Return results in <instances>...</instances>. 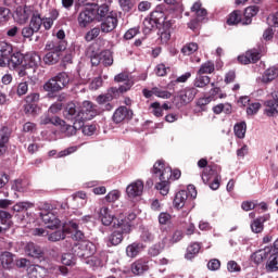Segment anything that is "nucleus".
<instances>
[{
	"instance_id": "nucleus-49",
	"label": "nucleus",
	"mask_w": 278,
	"mask_h": 278,
	"mask_svg": "<svg viewBox=\"0 0 278 278\" xmlns=\"http://www.w3.org/2000/svg\"><path fill=\"white\" fill-rule=\"evenodd\" d=\"M41 125H55V126H60V125H63L64 124V119L58 117V116H54V117H49L48 115L41 117Z\"/></svg>"
},
{
	"instance_id": "nucleus-12",
	"label": "nucleus",
	"mask_w": 278,
	"mask_h": 278,
	"mask_svg": "<svg viewBox=\"0 0 278 278\" xmlns=\"http://www.w3.org/2000/svg\"><path fill=\"white\" fill-rule=\"evenodd\" d=\"M87 266H90V268H100V266H103L108 262V252L101 251L99 254L93 255L92 254L84 261Z\"/></svg>"
},
{
	"instance_id": "nucleus-41",
	"label": "nucleus",
	"mask_w": 278,
	"mask_h": 278,
	"mask_svg": "<svg viewBox=\"0 0 278 278\" xmlns=\"http://www.w3.org/2000/svg\"><path fill=\"white\" fill-rule=\"evenodd\" d=\"M77 151V147H70L65 150H62L61 152L58 153L56 150H51L48 152L49 157H66V155H71V153H75Z\"/></svg>"
},
{
	"instance_id": "nucleus-7",
	"label": "nucleus",
	"mask_w": 278,
	"mask_h": 278,
	"mask_svg": "<svg viewBox=\"0 0 278 278\" xmlns=\"http://www.w3.org/2000/svg\"><path fill=\"white\" fill-rule=\"evenodd\" d=\"M97 18V13L94 12V8L87 7L78 14V25L79 27L86 28L90 23H93Z\"/></svg>"
},
{
	"instance_id": "nucleus-1",
	"label": "nucleus",
	"mask_w": 278,
	"mask_h": 278,
	"mask_svg": "<svg viewBox=\"0 0 278 278\" xmlns=\"http://www.w3.org/2000/svg\"><path fill=\"white\" fill-rule=\"evenodd\" d=\"M136 219V214H129L128 217L119 215V218L114 220L115 231L109 237L108 247H118L123 242V235L131 232V220Z\"/></svg>"
},
{
	"instance_id": "nucleus-36",
	"label": "nucleus",
	"mask_w": 278,
	"mask_h": 278,
	"mask_svg": "<svg viewBox=\"0 0 278 278\" xmlns=\"http://www.w3.org/2000/svg\"><path fill=\"white\" fill-rule=\"evenodd\" d=\"M12 51H14V48L11 43H8L7 41L0 42V58H3V60H10Z\"/></svg>"
},
{
	"instance_id": "nucleus-25",
	"label": "nucleus",
	"mask_w": 278,
	"mask_h": 278,
	"mask_svg": "<svg viewBox=\"0 0 278 278\" xmlns=\"http://www.w3.org/2000/svg\"><path fill=\"white\" fill-rule=\"evenodd\" d=\"M93 9L96 12V21H98V23H101V21L110 16V7L108 4H102L99 7L94 5Z\"/></svg>"
},
{
	"instance_id": "nucleus-8",
	"label": "nucleus",
	"mask_w": 278,
	"mask_h": 278,
	"mask_svg": "<svg viewBox=\"0 0 278 278\" xmlns=\"http://www.w3.org/2000/svg\"><path fill=\"white\" fill-rule=\"evenodd\" d=\"M118 27V15L116 12L111 11L110 14L102 21L100 29L102 34H110Z\"/></svg>"
},
{
	"instance_id": "nucleus-52",
	"label": "nucleus",
	"mask_w": 278,
	"mask_h": 278,
	"mask_svg": "<svg viewBox=\"0 0 278 278\" xmlns=\"http://www.w3.org/2000/svg\"><path fill=\"white\" fill-rule=\"evenodd\" d=\"M29 27L36 33L40 31V27H42V18L40 17V14H33Z\"/></svg>"
},
{
	"instance_id": "nucleus-31",
	"label": "nucleus",
	"mask_w": 278,
	"mask_h": 278,
	"mask_svg": "<svg viewBox=\"0 0 278 278\" xmlns=\"http://www.w3.org/2000/svg\"><path fill=\"white\" fill-rule=\"evenodd\" d=\"M266 268L271 273L278 270V251H269Z\"/></svg>"
},
{
	"instance_id": "nucleus-60",
	"label": "nucleus",
	"mask_w": 278,
	"mask_h": 278,
	"mask_svg": "<svg viewBox=\"0 0 278 278\" xmlns=\"http://www.w3.org/2000/svg\"><path fill=\"white\" fill-rule=\"evenodd\" d=\"M118 199H121V191L118 190H112L105 195V201H108V203H115Z\"/></svg>"
},
{
	"instance_id": "nucleus-51",
	"label": "nucleus",
	"mask_w": 278,
	"mask_h": 278,
	"mask_svg": "<svg viewBox=\"0 0 278 278\" xmlns=\"http://www.w3.org/2000/svg\"><path fill=\"white\" fill-rule=\"evenodd\" d=\"M96 101L99 105H105V110H108V111L112 110V104H110V101H112V96L100 94L97 97Z\"/></svg>"
},
{
	"instance_id": "nucleus-20",
	"label": "nucleus",
	"mask_w": 278,
	"mask_h": 278,
	"mask_svg": "<svg viewBox=\"0 0 278 278\" xmlns=\"http://www.w3.org/2000/svg\"><path fill=\"white\" fill-rule=\"evenodd\" d=\"M261 55L257 50H249L243 55L238 56V62L240 64H255V62H258Z\"/></svg>"
},
{
	"instance_id": "nucleus-59",
	"label": "nucleus",
	"mask_w": 278,
	"mask_h": 278,
	"mask_svg": "<svg viewBox=\"0 0 278 278\" xmlns=\"http://www.w3.org/2000/svg\"><path fill=\"white\" fill-rule=\"evenodd\" d=\"M118 3L123 12H131L134 10V1L131 0H118Z\"/></svg>"
},
{
	"instance_id": "nucleus-26",
	"label": "nucleus",
	"mask_w": 278,
	"mask_h": 278,
	"mask_svg": "<svg viewBox=\"0 0 278 278\" xmlns=\"http://www.w3.org/2000/svg\"><path fill=\"white\" fill-rule=\"evenodd\" d=\"M10 141V134H8V128H0V156L5 154L8 151V142Z\"/></svg>"
},
{
	"instance_id": "nucleus-2",
	"label": "nucleus",
	"mask_w": 278,
	"mask_h": 278,
	"mask_svg": "<svg viewBox=\"0 0 278 278\" xmlns=\"http://www.w3.org/2000/svg\"><path fill=\"white\" fill-rule=\"evenodd\" d=\"M152 173L160 178V182L155 185L156 190L162 197H166L170 192V177H173V169L166 165L164 161L160 160L153 165Z\"/></svg>"
},
{
	"instance_id": "nucleus-17",
	"label": "nucleus",
	"mask_w": 278,
	"mask_h": 278,
	"mask_svg": "<svg viewBox=\"0 0 278 278\" xmlns=\"http://www.w3.org/2000/svg\"><path fill=\"white\" fill-rule=\"evenodd\" d=\"M66 233H71L72 238L74 240H84V231L79 230V224L75 220L68 222V224L65 226Z\"/></svg>"
},
{
	"instance_id": "nucleus-38",
	"label": "nucleus",
	"mask_w": 278,
	"mask_h": 278,
	"mask_svg": "<svg viewBox=\"0 0 278 278\" xmlns=\"http://www.w3.org/2000/svg\"><path fill=\"white\" fill-rule=\"evenodd\" d=\"M10 218L12 215L5 211H0V233L10 229Z\"/></svg>"
},
{
	"instance_id": "nucleus-5",
	"label": "nucleus",
	"mask_w": 278,
	"mask_h": 278,
	"mask_svg": "<svg viewBox=\"0 0 278 278\" xmlns=\"http://www.w3.org/2000/svg\"><path fill=\"white\" fill-rule=\"evenodd\" d=\"M73 253L76 257H80L84 262L97 253V245L90 241H80L72 248Z\"/></svg>"
},
{
	"instance_id": "nucleus-16",
	"label": "nucleus",
	"mask_w": 278,
	"mask_h": 278,
	"mask_svg": "<svg viewBox=\"0 0 278 278\" xmlns=\"http://www.w3.org/2000/svg\"><path fill=\"white\" fill-rule=\"evenodd\" d=\"M40 216L42 223H45L48 229H58V227L60 226V219L55 214H53V212L45 211L40 213Z\"/></svg>"
},
{
	"instance_id": "nucleus-4",
	"label": "nucleus",
	"mask_w": 278,
	"mask_h": 278,
	"mask_svg": "<svg viewBox=\"0 0 278 278\" xmlns=\"http://www.w3.org/2000/svg\"><path fill=\"white\" fill-rule=\"evenodd\" d=\"M46 49L48 52L43 62L46 64H58L60 62V52L66 50V43L62 41L61 43H58L56 41H49L46 45Z\"/></svg>"
},
{
	"instance_id": "nucleus-9",
	"label": "nucleus",
	"mask_w": 278,
	"mask_h": 278,
	"mask_svg": "<svg viewBox=\"0 0 278 278\" xmlns=\"http://www.w3.org/2000/svg\"><path fill=\"white\" fill-rule=\"evenodd\" d=\"M265 116L275 117L278 116V92H271V99L264 102Z\"/></svg>"
},
{
	"instance_id": "nucleus-63",
	"label": "nucleus",
	"mask_w": 278,
	"mask_h": 278,
	"mask_svg": "<svg viewBox=\"0 0 278 278\" xmlns=\"http://www.w3.org/2000/svg\"><path fill=\"white\" fill-rule=\"evenodd\" d=\"M28 90H29V85L27 84V81L20 83L17 85L16 94L17 97H23L25 96L26 92H28Z\"/></svg>"
},
{
	"instance_id": "nucleus-53",
	"label": "nucleus",
	"mask_w": 278,
	"mask_h": 278,
	"mask_svg": "<svg viewBox=\"0 0 278 278\" xmlns=\"http://www.w3.org/2000/svg\"><path fill=\"white\" fill-rule=\"evenodd\" d=\"M197 51H199V45L195 42L187 43L181 48V53L184 55H192V53H197Z\"/></svg>"
},
{
	"instance_id": "nucleus-62",
	"label": "nucleus",
	"mask_w": 278,
	"mask_h": 278,
	"mask_svg": "<svg viewBox=\"0 0 278 278\" xmlns=\"http://www.w3.org/2000/svg\"><path fill=\"white\" fill-rule=\"evenodd\" d=\"M260 108H262V104L260 102L251 103L247 109V114L249 116H254V114H257V112H260Z\"/></svg>"
},
{
	"instance_id": "nucleus-23",
	"label": "nucleus",
	"mask_w": 278,
	"mask_h": 278,
	"mask_svg": "<svg viewBox=\"0 0 278 278\" xmlns=\"http://www.w3.org/2000/svg\"><path fill=\"white\" fill-rule=\"evenodd\" d=\"M186 201H188V191L180 190L176 193L173 205L176 210H181L186 205Z\"/></svg>"
},
{
	"instance_id": "nucleus-35",
	"label": "nucleus",
	"mask_w": 278,
	"mask_h": 278,
	"mask_svg": "<svg viewBox=\"0 0 278 278\" xmlns=\"http://www.w3.org/2000/svg\"><path fill=\"white\" fill-rule=\"evenodd\" d=\"M28 278H42L45 277V268L38 265H30L27 268Z\"/></svg>"
},
{
	"instance_id": "nucleus-57",
	"label": "nucleus",
	"mask_w": 278,
	"mask_h": 278,
	"mask_svg": "<svg viewBox=\"0 0 278 278\" xmlns=\"http://www.w3.org/2000/svg\"><path fill=\"white\" fill-rule=\"evenodd\" d=\"M240 21H242L240 11H233L232 13H230V15L227 20V23H228V25H238V23H240Z\"/></svg>"
},
{
	"instance_id": "nucleus-64",
	"label": "nucleus",
	"mask_w": 278,
	"mask_h": 278,
	"mask_svg": "<svg viewBox=\"0 0 278 278\" xmlns=\"http://www.w3.org/2000/svg\"><path fill=\"white\" fill-rule=\"evenodd\" d=\"M10 21V9L0 7V23H8Z\"/></svg>"
},
{
	"instance_id": "nucleus-45",
	"label": "nucleus",
	"mask_w": 278,
	"mask_h": 278,
	"mask_svg": "<svg viewBox=\"0 0 278 278\" xmlns=\"http://www.w3.org/2000/svg\"><path fill=\"white\" fill-rule=\"evenodd\" d=\"M28 188L29 182L23 179H17L12 185V190H15V192H27Z\"/></svg>"
},
{
	"instance_id": "nucleus-13",
	"label": "nucleus",
	"mask_w": 278,
	"mask_h": 278,
	"mask_svg": "<svg viewBox=\"0 0 278 278\" xmlns=\"http://www.w3.org/2000/svg\"><path fill=\"white\" fill-rule=\"evenodd\" d=\"M31 14H34V7H20L15 11L14 18L20 25H25Z\"/></svg>"
},
{
	"instance_id": "nucleus-54",
	"label": "nucleus",
	"mask_w": 278,
	"mask_h": 278,
	"mask_svg": "<svg viewBox=\"0 0 278 278\" xmlns=\"http://www.w3.org/2000/svg\"><path fill=\"white\" fill-rule=\"evenodd\" d=\"M164 251V243H155L149 249V255L151 257H157Z\"/></svg>"
},
{
	"instance_id": "nucleus-30",
	"label": "nucleus",
	"mask_w": 278,
	"mask_h": 278,
	"mask_svg": "<svg viewBox=\"0 0 278 278\" xmlns=\"http://www.w3.org/2000/svg\"><path fill=\"white\" fill-rule=\"evenodd\" d=\"M143 250L144 245L142 243L134 242L126 248V255L128 257H137Z\"/></svg>"
},
{
	"instance_id": "nucleus-47",
	"label": "nucleus",
	"mask_w": 278,
	"mask_h": 278,
	"mask_svg": "<svg viewBox=\"0 0 278 278\" xmlns=\"http://www.w3.org/2000/svg\"><path fill=\"white\" fill-rule=\"evenodd\" d=\"M54 78L59 84L61 90L63 88H66V86H68V81H71V78L68 77V74L66 72L59 73L56 76H54Z\"/></svg>"
},
{
	"instance_id": "nucleus-18",
	"label": "nucleus",
	"mask_w": 278,
	"mask_h": 278,
	"mask_svg": "<svg viewBox=\"0 0 278 278\" xmlns=\"http://www.w3.org/2000/svg\"><path fill=\"white\" fill-rule=\"evenodd\" d=\"M99 214H100V220L102 225H104L105 227H110L112 223L114 227V222L121 218V216L114 218V215H112V211H110V208L106 206L101 207Z\"/></svg>"
},
{
	"instance_id": "nucleus-15",
	"label": "nucleus",
	"mask_w": 278,
	"mask_h": 278,
	"mask_svg": "<svg viewBox=\"0 0 278 278\" xmlns=\"http://www.w3.org/2000/svg\"><path fill=\"white\" fill-rule=\"evenodd\" d=\"M142 192H144V182H142V180H136L126 188V194L129 197V199L141 197Z\"/></svg>"
},
{
	"instance_id": "nucleus-3",
	"label": "nucleus",
	"mask_w": 278,
	"mask_h": 278,
	"mask_svg": "<svg viewBox=\"0 0 278 278\" xmlns=\"http://www.w3.org/2000/svg\"><path fill=\"white\" fill-rule=\"evenodd\" d=\"M164 21H166V14L164 11H162V7H159L143 20V34L147 36L148 34L154 31V29H157V25H162Z\"/></svg>"
},
{
	"instance_id": "nucleus-19",
	"label": "nucleus",
	"mask_w": 278,
	"mask_h": 278,
	"mask_svg": "<svg viewBox=\"0 0 278 278\" xmlns=\"http://www.w3.org/2000/svg\"><path fill=\"white\" fill-rule=\"evenodd\" d=\"M278 78V68L269 67L267 68L263 75L256 78L257 84H270V81H275Z\"/></svg>"
},
{
	"instance_id": "nucleus-24",
	"label": "nucleus",
	"mask_w": 278,
	"mask_h": 278,
	"mask_svg": "<svg viewBox=\"0 0 278 278\" xmlns=\"http://www.w3.org/2000/svg\"><path fill=\"white\" fill-rule=\"evenodd\" d=\"M63 115L67 121H77L79 118V113H77V105H75L73 102L67 103Z\"/></svg>"
},
{
	"instance_id": "nucleus-21",
	"label": "nucleus",
	"mask_w": 278,
	"mask_h": 278,
	"mask_svg": "<svg viewBox=\"0 0 278 278\" xmlns=\"http://www.w3.org/2000/svg\"><path fill=\"white\" fill-rule=\"evenodd\" d=\"M134 116V112L127 106H119L113 114L114 123H123L125 118H131Z\"/></svg>"
},
{
	"instance_id": "nucleus-43",
	"label": "nucleus",
	"mask_w": 278,
	"mask_h": 278,
	"mask_svg": "<svg viewBox=\"0 0 278 278\" xmlns=\"http://www.w3.org/2000/svg\"><path fill=\"white\" fill-rule=\"evenodd\" d=\"M27 62H28V66L30 68H38V66H40V55L36 52H31L29 54L26 55Z\"/></svg>"
},
{
	"instance_id": "nucleus-10",
	"label": "nucleus",
	"mask_w": 278,
	"mask_h": 278,
	"mask_svg": "<svg viewBox=\"0 0 278 278\" xmlns=\"http://www.w3.org/2000/svg\"><path fill=\"white\" fill-rule=\"evenodd\" d=\"M114 81H116L117 84L125 81L124 85H121L118 87L117 92H121V93L128 92V90H131V87L134 86V78H131V75H129V73L127 72H122L117 74L114 77Z\"/></svg>"
},
{
	"instance_id": "nucleus-40",
	"label": "nucleus",
	"mask_w": 278,
	"mask_h": 278,
	"mask_svg": "<svg viewBox=\"0 0 278 278\" xmlns=\"http://www.w3.org/2000/svg\"><path fill=\"white\" fill-rule=\"evenodd\" d=\"M43 90L46 91V92H60V90H62L61 89V87L59 86V84H58V80L54 78V77H52V78H50L45 85H43Z\"/></svg>"
},
{
	"instance_id": "nucleus-56",
	"label": "nucleus",
	"mask_w": 278,
	"mask_h": 278,
	"mask_svg": "<svg viewBox=\"0 0 278 278\" xmlns=\"http://www.w3.org/2000/svg\"><path fill=\"white\" fill-rule=\"evenodd\" d=\"M99 34H101V28L99 27H94L92 29H90L86 36H85V40L87 42H92V40H94V38H99Z\"/></svg>"
},
{
	"instance_id": "nucleus-29",
	"label": "nucleus",
	"mask_w": 278,
	"mask_h": 278,
	"mask_svg": "<svg viewBox=\"0 0 278 278\" xmlns=\"http://www.w3.org/2000/svg\"><path fill=\"white\" fill-rule=\"evenodd\" d=\"M0 262L2 264V268H5L7 270L14 268V254L10 252L2 253L0 256Z\"/></svg>"
},
{
	"instance_id": "nucleus-11",
	"label": "nucleus",
	"mask_w": 278,
	"mask_h": 278,
	"mask_svg": "<svg viewBox=\"0 0 278 278\" xmlns=\"http://www.w3.org/2000/svg\"><path fill=\"white\" fill-rule=\"evenodd\" d=\"M199 94V89L197 87H187L179 91L178 99L181 105H188L194 101V97Z\"/></svg>"
},
{
	"instance_id": "nucleus-32",
	"label": "nucleus",
	"mask_w": 278,
	"mask_h": 278,
	"mask_svg": "<svg viewBox=\"0 0 278 278\" xmlns=\"http://www.w3.org/2000/svg\"><path fill=\"white\" fill-rule=\"evenodd\" d=\"M266 220H268V215L254 219L251 224L253 233H262V231H264V223H266Z\"/></svg>"
},
{
	"instance_id": "nucleus-48",
	"label": "nucleus",
	"mask_w": 278,
	"mask_h": 278,
	"mask_svg": "<svg viewBox=\"0 0 278 278\" xmlns=\"http://www.w3.org/2000/svg\"><path fill=\"white\" fill-rule=\"evenodd\" d=\"M66 238V227L62 230H56L48 236V240L50 242H60V240H64Z\"/></svg>"
},
{
	"instance_id": "nucleus-55",
	"label": "nucleus",
	"mask_w": 278,
	"mask_h": 278,
	"mask_svg": "<svg viewBox=\"0 0 278 278\" xmlns=\"http://www.w3.org/2000/svg\"><path fill=\"white\" fill-rule=\"evenodd\" d=\"M75 252H73V254L65 253L62 255L61 262L64 266H73V264H75Z\"/></svg>"
},
{
	"instance_id": "nucleus-33",
	"label": "nucleus",
	"mask_w": 278,
	"mask_h": 278,
	"mask_svg": "<svg viewBox=\"0 0 278 278\" xmlns=\"http://www.w3.org/2000/svg\"><path fill=\"white\" fill-rule=\"evenodd\" d=\"M257 12H260V9L255 5L248 7L244 11V20L242 21L243 25H251L253 16H257Z\"/></svg>"
},
{
	"instance_id": "nucleus-39",
	"label": "nucleus",
	"mask_w": 278,
	"mask_h": 278,
	"mask_svg": "<svg viewBox=\"0 0 278 278\" xmlns=\"http://www.w3.org/2000/svg\"><path fill=\"white\" fill-rule=\"evenodd\" d=\"M23 62H25V55L21 52H15L10 58V64L12 68H18V66H23Z\"/></svg>"
},
{
	"instance_id": "nucleus-46",
	"label": "nucleus",
	"mask_w": 278,
	"mask_h": 278,
	"mask_svg": "<svg viewBox=\"0 0 278 278\" xmlns=\"http://www.w3.org/2000/svg\"><path fill=\"white\" fill-rule=\"evenodd\" d=\"M233 131H235V136H237V138L242 140L244 136H247V123L241 122L239 124H236L233 127Z\"/></svg>"
},
{
	"instance_id": "nucleus-50",
	"label": "nucleus",
	"mask_w": 278,
	"mask_h": 278,
	"mask_svg": "<svg viewBox=\"0 0 278 278\" xmlns=\"http://www.w3.org/2000/svg\"><path fill=\"white\" fill-rule=\"evenodd\" d=\"M215 71V66L214 63L212 61L205 62L203 63L198 73L199 75H211V73H213Z\"/></svg>"
},
{
	"instance_id": "nucleus-42",
	"label": "nucleus",
	"mask_w": 278,
	"mask_h": 278,
	"mask_svg": "<svg viewBox=\"0 0 278 278\" xmlns=\"http://www.w3.org/2000/svg\"><path fill=\"white\" fill-rule=\"evenodd\" d=\"M211 81L210 76H203V74H199V72L197 73V77L193 80V86L195 88H205V86H207Z\"/></svg>"
},
{
	"instance_id": "nucleus-14",
	"label": "nucleus",
	"mask_w": 278,
	"mask_h": 278,
	"mask_svg": "<svg viewBox=\"0 0 278 278\" xmlns=\"http://www.w3.org/2000/svg\"><path fill=\"white\" fill-rule=\"evenodd\" d=\"M59 127H61L62 134L67 138H71V136H75V134H77V129H81V127H84V122H81V119H76L73 122V125H68L63 121V124H59Z\"/></svg>"
},
{
	"instance_id": "nucleus-28",
	"label": "nucleus",
	"mask_w": 278,
	"mask_h": 278,
	"mask_svg": "<svg viewBox=\"0 0 278 278\" xmlns=\"http://www.w3.org/2000/svg\"><path fill=\"white\" fill-rule=\"evenodd\" d=\"M269 253L270 248L258 250L251 255V260L254 262V264H262V262L268 257Z\"/></svg>"
},
{
	"instance_id": "nucleus-27",
	"label": "nucleus",
	"mask_w": 278,
	"mask_h": 278,
	"mask_svg": "<svg viewBox=\"0 0 278 278\" xmlns=\"http://www.w3.org/2000/svg\"><path fill=\"white\" fill-rule=\"evenodd\" d=\"M191 12L194 14L197 21H203L205 16H207V10L203 8V4H201V1H197L192 7H191Z\"/></svg>"
},
{
	"instance_id": "nucleus-37",
	"label": "nucleus",
	"mask_w": 278,
	"mask_h": 278,
	"mask_svg": "<svg viewBox=\"0 0 278 278\" xmlns=\"http://www.w3.org/2000/svg\"><path fill=\"white\" fill-rule=\"evenodd\" d=\"M26 253L29 257H35L37 260L42 257V249L34 243H28L26 245Z\"/></svg>"
},
{
	"instance_id": "nucleus-58",
	"label": "nucleus",
	"mask_w": 278,
	"mask_h": 278,
	"mask_svg": "<svg viewBox=\"0 0 278 278\" xmlns=\"http://www.w3.org/2000/svg\"><path fill=\"white\" fill-rule=\"evenodd\" d=\"M29 207H34V203L18 202L12 207V210H13V212H24V210H29Z\"/></svg>"
},
{
	"instance_id": "nucleus-22",
	"label": "nucleus",
	"mask_w": 278,
	"mask_h": 278,
	"mask_svg": "<svg viewBox=\"0 0 278 278\" xmlns=\"http://www.w3.org/2000/svg\"><path fill=\"white\" fill-rule=\"evenodd\" d=\"M149 270V261L139 258L131 264V273L134 275H144Z\"/></svg>"
},
{
	"instance_id": "nucleus-34",
	"label": "nucleus",
	"mask_w": 278,
	"mask_h": 278,
	"mask_svg": "<svg viewBox=\"0 0 278 278\" xmlns=\"http://www.w3.org/2000/svg\"><path fill=\"white\" fill-rule=\"evenodd\" d=\"M199 251H201V243L192 242L187 248V253L185 254L186 260H194L199 255Z\"/></svg>"
},
{
	"instance_id": "nucleus-61",
	"label": "nucleus",
	"mask_w": 278,
	"mask_h": 278,
	"mask_svg": "<svg viewBox=\"0 0 278 278\" xmlns=\"http://www.w3.org/2000/svg\"><path fill=\"white\" fill-rule=\"evenodd\" d=\"M154 96L157 97L159 99H170L173 94L169 91L162 90L157 87L153 88Z\"/></svg>"
},
{
	"instance_id": "nucleus-44",
	"label": "nucleus",
	"mask_w": 278,
	"mask_h": 278,
	"mask_svg": "<svg viewBox=\"0 0 278 278\" xmlns=\"http://www.w3.org/2000/svg\"><path fill=\"white\" fill-rule=\"evenodd\" d=\"M101 64L104 66H112L114 64V56L112 55V51L104 50L100 53Z\"/></svg>"
},
{
	"instance_id": "nucleus-6",
	"label": "nucleus",
	"mask_w": 278,
	"mask_h": 278,
	"mask_svg": "<svg viewBox=\"0 0 278 278\" xmlns=\"http://www.w3.org/2000/svg\"><path fill=\"white\" fill-rule=\"evenodd\" d=\"M97 114H99V111H97V105L90 101H84L81 109L78 112V121H81V123L85 121H92Z\"/></svg>"
}]
</instances>
